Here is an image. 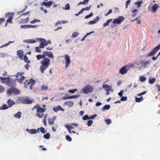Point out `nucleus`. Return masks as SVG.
<instances>
[{
	"mask_svg": "<svg viewBox=\"0 0 160 160\" xmlns=\"http://www.w3.org/2000/svg\"><path fill=\"white\" fill-rule=\"evenodd\" d=\"M46 111V108H41L39 106V107L38 108L37 110V112L38 113H43Z\"/></svg>",
	"mask_w": 160,
	"mask_h": 160,
	"instance_id": "412c9836",
	"label": "nucleus"
},
{
	"mask_svg": "<svg viewBox=\"0 0 160 160\" xmlns=\"http://www.w3.org/2000/svg\"><path fill=\"white\" fill-rule=\"evenodd\" d=\"M9 79H10L9 77H6L0 76V82L1 83H4L7 84Z\"/></svg>",
	"mask_w": 160,
	"mask_h": 160,
	"instance_id": "9b49d317",
	"label": "nucleus"
},
{
	"mask_svg": "<svg viewBox=\"0 0 160 160\" xmlns=\"http://www.w3.org/2000/svg\"><path fill=\"white\" fill-rule=\"evenodd\" d=\"M46 56L51 58L53 59L54 58L53 54L51 52H48V53L47 54Z\"/></svg>",
	"mask_w": 160,
	"mask_h": 160,
	"instance_id": "2f4dec72",
	"label": "nucleus"
},
{
	"mask_svg": "<svg viewBox=\"0 0 160 160\" xmlns=\"http://www.w3.org/2000/svg\"><path fill=\"white\" fill-rule=\"evenodd\" d=\"M82 119L83 120L85 121L89 119V117L88 115H86L82 117Z\"/></svg>",
	"mask_w": 160,
	"mask_h": 160,
	"instance_id": "3c124183",
	"label": "nucleus"
},
{
	"mask_svg": "<svg viewBox=\"0 0 160 160\" xmlns=\"http://www.w3.org/2000/svg\"><path fill=\"white\" fill-rule=\"evenodd\" d=\"M93 123V121L92 120H89L87 122V125L88 127L91 126Z\"/></svg>",
	"mask_w": 160,
	"mask_h": 160,
	"instance_id": "5fc2aeb1",
	"label": "nucleus"
},
{
	"mask_svg": "<svg viewBox=\"0 0 160 160\" xmlns=\"http://www.w3.org/2000/svg\"><path fill=\"white\" fill-rule=\"evenodd\" d=\"M99 18H100L99 17L97 16L96 18L94 19L93 21H94L95 23L99 21Z\"/></svg>",
	"mask_w": 160,
	"mask_h": 160,
	"instance_id": "e2e57ef3",
	"label": "nucleus"
},
{
	"mask_svg": "<svg viewBox=\"0 0 160 160\" xmlns=\"http://www.w3.org/2000/svg\"><path fill=\"white\" fill-rule=\"evenodd\" d=\"M7 94L8 96H11L12 94L15 95H18L20 93V90L15 87L9 88L7 91Z\"/></svg>",
	"mask_w": 160,
	"mask_h": 160,
	"instance_id": "7ed1b4c3",
	"label": "nucleus"
},
{
	"mask_svg": "<svg viewBox=\"0 0 160 160\" xmlns=\"http://www.w3.org/2000/svg\"><path fill=\"white\" fill-rule=\"evenodd\" d=\"M110 108V105L109 104H107L104 105L102 107V109L103 111H105L106 110H108Z\"/></svg>",
	"mask_w": 160,
	"mask_h": 160,
	"instance_id": "393cba45",
	"label": "nucleus"
},
{
	"mask_svg": "<svg viewBox=\"0 0 160 160\" xmlns=\"http://www.w3.org/2000/svg\"><path fill=\"white\" fill-rule=\"evenodd\" d=\"M15 81V79L14 80L10 78V79H8V81L7 85L11 88L15 87L16 86V83Z\"/></svg>",
	"mask_w": 160,
	"mask_h": 160,
	"instance_id": "423d86ee",
	"label": "nucleus"
},
{
	"mask_svg": "<svg viewBox=\"0 0 160 160\" xmlns=\"http://www.w3.org/2000/svg\"><path fill=\"white\" fill-rule=\"evenodd\" d=\"M78 90L77 89H74L72 90H70L68 91V92L69 93H74L75 92L77 91Z\"/></svg>",
	"mask_w": 160,
	"mask_h": 160,
	"instance_id": "6e6d98bb",
	"label": "nucleus"
},
{
	"mask_svg": "<svg viewBox=\"0 0 160 160\" xmlns=\"http://www.w3.org/2000/svg\"><path fill=\"white\" fill-rule=\"evenodd\" d=\"M23 104H32L34 101V99L32 98L30 99L28 97H23Z\"/></svg>",
	"mask_w": 160,
	"mask_h": 160,
	"instance_id": "6e6552de",
	"label": "nucleus"
},
{
	"mask_svg": "<svg viewBox=\"0 0 160 160\" xmlns=\"http://www.w3.org/2000/svg\"><path fill=\"white\" fill-rule=\"evenodd\" d=\"M102 88L104 89H106L105 91L107 92H109L111 90L112 87L110 86L103 84L102 85Z\"/></svg>",
	"mask_w": 160,
	"mask_h": 160,
	"instance_id": "f3484780",
	"label": "nucleus"
},
{
	"mask_svg": "<svg viewBox=\"0 0 160 160\" xmlns=\"http://www.w3.org/2000/svg\"><path fill=\"white\" fill-rule=\"evenodd\" d=\"M44 44V42H41L40 44L39 47L40 48H43L44 47V46H45Z\"/></svg>",
	"mask_w": 160,
	"mask_h": 160,
	"instance_id": "864d4df0",
	"label": "nucleus"
},
{
	"mask_svg": "<svg viewBox=\"0 0 160 160\" xmlns=\"http://www.w3.org/2000/svg\"><path fill=\"white\" fill-rule=\"evenodd\" d=\"M160 49V44H159L158 46L155 47L150 53H148L147 55V57L153 56L152 58V59L153 60H155L157 59V57L153 56Z\"/></svg>",
	"mask_w": 160,
	"mask_h": 160,
	"instance_id": "f03ea898",
	"label": "nucleus"
},
{
	"mask_svg": "<svg viewBox=\"0 0 160 160\" xmlns=\"http://www.w3.org/2000/svg\"><path fill=\"white\" fill-rule=\"evenodd\" d=\"M39 47H37L35 48V49L36 50V52H41V50L39 49Z\"/></svg>",
	"mask_w": 160,
	"mask_h": 160,
	"instance_id": "774afa93",
	"label": "nucleus"
},
{
	"mask_svg": "<svg viewBox=\"0 0 160 160\" xmlns=\"http://www.w3.org/2000/svg\"><path fill=\"white\" fill-rule=\"evenodd\" d=\"M156 80L155 78H150L148 79V82L150 84H152L155 82Z\"/></svg>",
	"mask_w": 160,
	"mask_h": 160,
	"instance_id": "7c9ffc66",
	"label": "nucleus"
},
{
	"mask_svg": "<svg viewBox=\"0 0 160 160\" xmlns=\"http://www.w3.org/2000/svg\"><path fill=\"white\" fill-rule=\"evenodd\" d=\"M128 98L126 96H122L121 97L120 100L122 101H125L127 100Z\"/></svg>",
	"mask_w": 160,
	"mask_h": 160,
	"instance_id": "49530a36",
	"label": "nucleus"
},
{
	"mask_svg": "<svg viewBox=\"0 0 160 160\" xmlns=\"http://www.w3.org/2000/svg\"><path fill=\"white\" fill-rule=\"evenodd\" d=\"M40 129V132L42 133H45L47 132V130H45L43 127H41Z\"/></svg>",
	"mask_w": 160,
	"mask_h": 160,
	"instance_id": "37998d69",
	"label": "nucleus"
},
{
	"mask_svg": "<svg viewBox=\"0 0 160 160\" xmlns=\"http://www.w3.org/2000/svg\"><path fill=\"white\" fill-rule=\"evenodd\" d=\"M92 7L91 5H90L89 6L85 8H83L84 11L86 10L88 11L90 10L91 7Z\"/></svg>",
	"mask_w": 160,
	"mask_h": 160,
	"instance_id": "680f3d73",
	"label": "nucleus"
},
{
	"mask_svg": "<svg viewBox=\"0 0 160 160\" xmlns=\"http://www.w3.org/2000/svg\"><path fill=\"white\" fill-rule=\"evenodd\" d=\"M142 0L138 1L134 3L135 5H137V7L139 8L140 7L141 4L142 3Z\"/></svg>",
	"mask_w": 160,
	"mask_h": 160,
	"instance_id": "c85d7f7f",
	"label": "nucleus"
},
{
	"mask_svg": "<svg viewBox=\"0 0 160 160\" xmlns=\"http://www.w3.org/2000/svg\"><path fill=\"white\" fill-rule=\"evenodd\" d=\"M129 70V68H127V66H123L119 71V72L121 74H126L128 70Z\"/></svg>",
	"mask_w": 160,
	"mask_h": 160,
	"instance_id": "9d476101",
	"label": "nucleus"
},
{
	"mask_svg": "<svg viewBox=\"0 0 160 160\" xmlns=\"http://www.w3.org/2000/svg\"><path fill=\"white\" fill-rule=\"evenodd\" d=\"M40 22V20L35 19L34 20H33L31 21L30 22V23H31L33 24V23H34L36 22Z\"/></svg>",
	"mask_w": 160,
	"mask_h": 160,
	"instance_id": "09e8293b",
	"label": "nucleus"
},
{
	"mask_svg": "<svg viewBox=\"0 0 160 160\" xmlns=\"http://www.w3.org/2000/svg\"><path fill=\"white\" fill-rule=\"evenodd\" d=\"M52 2L50 1L48 2L43 1L40 4L42 6H44L47 8H50L52 5Z\"/></svg>",
	"mask_w": 160,
	"mask_h": 160,
	"instance_id": "1a4fd4ad",
	"label": "nucleus"
},
{
	"mask_svg": "<svg viewBox=\"0 0 160 160\" xmlns=\"http://www.w3.org/2000/svg\"><path fill=\"white\" fill-rule=\"evenodd\" d=\"M29 17L27 18L26 19H21V22L22 23H28L29 21Z\"/></svg>",
	"mask_w": 160,
	"mask_h": 160,
	"instance_id": "c756f323",
	"label": "nucleus"
},
{
	"mask_svg": "<svg viewBox=\"0 0 160 160\" xmlns=\"http://www.w3.org/2000/svg\"><path fill=\"white\" fill-rule=\"evenodd\" d=\"M93 15V13L92 12H91L89 15H86L85 17V19H88L89 18L91 17H92Z\"/></svg>",
	"mask_w": 160,
	"mask_h": 160,
	"instance_id": "8fccbe9b",
	"label": "nucleus"
},
{
	"mask_svg": "<svg viewBox=\"0 0 160 160\" xmlns=\"http://www.w3.org/2000/svg\"><path fill=\"white\" fill-rule=\"evenodd\" d=\"M48 123L49 125H51L54 123V121H53L52 119V118H49L48 119Z\"/></svg>",
	"mask_w": 160,
	"mask_h": 160,
	"instance_id": "4c0bfd02",
	"label": "nucleus"
},
{
	"mask_svg": "<svg viewBox=\"0 0 160 160\" xmlns=\"http://www.w3.org/2000/svg\"><path fill=\"white\" fill-rule=\"evenodd\" d=\"M5 91L4 87L0 85V93H2Z\"/></svg>",
	"mask_w": 160,
	"mask_h": 160,
	"instance_id": "603ef678",
	"label": "nucleus"
},
{
	"mask_svg": "<svg viewBox=\"0 0 160 160\" xmlns=\"http://www.w3.org/2000/svg\"><path fill=\"white\" fill-rule=\"evenodd\" d=\"M158 7V4H155L152 7L151 10L152 12H155L157 10Z\"/></svg>",
	"mask_w": 160,
	"mask_h": 160,
	"instance_id": "aec40b11",
	"label": "nucleus"
},
{
	"mask_svg": "<svg viewBox=\"0 0 160 160\" xmlns=\"http://www.w3.org/2000/svg\"><path fill=\"white\" fill-rule=\"evenodd\" d=\"M14 13L13 12H7L5 14L6 17L9 16V18L7 20V22L12 23V20L13 18Z\"/></svg>",
	"mask_w": 160,
	"mask_h": 160,
	"instance_id": "0eeeda50",
	"label": "nucleus"
},
{
	"mask_svg": "<svg viewBox=\"0 0 160 160\" xmlns=\"http://www.w3.org/2000/svg\"><path fill=\"white\" fill-rule=\"evenodd\" d=\"M65 127L67 128H69V129L71 130L72 129L74 128V127H72V126L70 125H68V124H65Z\"/></svg>",
	"mask_w": 160,
	"mask_h": 160,
	"instance_id": "a18cd8bd",
	"label": "nucleus"
},
{
	"mask_svg": "<svg viewBox=\"0 0 160 160\" xmlns=\"http://www.w3.org/2000/svg\"><path fill=\"white\" fill-rule=\"evenodd\" d=\"M131 1V0H128L126 1V8H128V5L130 4Z\"/></svg>",
	"mask_w": 160,
	"mask_h": 160,
	"instance_id": "0e129e2a",
	"label": "nucleus"
},
{
	"mask_svg": "<svg viewBox=\"0 0 160 160\" xmlns=\"http://www.w3.org/2000/svg\"><path fill=\"white\" fill-rule=\"evenodd\" d=\"M26 131L28 133L31 134H36V130H35V129H29L28 128H27L26 129Z\"/></svg>",
	"mask_w": 160,
	"mask_h": 160,
	"instance_id": "4be33fe9",
	"label": "nucleus"
},
{
	"mask_svg": "<svg viewBox=\"0 0 160 160\" xmlns=\"http://www.w3.org/2000/svg\"><path fill=\"white\" fill-rule=\"evenodd\" d=\"M21 113L18 111L17 113L14 115L13 117L18 118H20L21 117Z\"/></svg>",
	"mask_w": 160,
	"mask_h": 160,
	"instance_id": "a878e982",
	"label": "nucleus"
},
{
	"mask_svg": "<svg viewBox=\"0 0 160 160\" xmlns=\"http://www.w3.org/2000/svg\"><path fill=\"white\" fill-rule=\"evenodd\" d=\"M9 108L8 105L6 104H3L2 106H0V110H5Z\"/></svg>",
	"mask_w": 160,
	"mask_h": 160,
	"instance_id": "b1692460",
	"label": "nucleus"
},
{
	"mask_svg": "<svg viewBox=\"0 0 160 160\" xmlns=\"http://www.w3.org/2000/svg\"><path fill=\"white\" fill-rule=\"evenodd\" d=\"M50 62V60L48 58H45L42 60L41 61V65L40 66L39 69L41 72L42 74L44 73V70L49 66Z\"/></svg>",
	"mask_w": 160,
	"mask_h": 160,
	"instance_id": "f257e3e1",
	"label": "nucleus"
},
{
	"mask_svg": "<svg viewBox=\"0 0 160 160\" xmlns=\"http://www.w3.org/2000/svg\"><path fill=\"white\" fill-rule=\"evenodd\" d=\"M26 82H27V85L31 84L32 86H33L36 83V81L33 79H31L29 80H26Z\"/></svg>",
	"mask_w": 160,
	"mask_h": 160,
	"instance_id": "a211bd4d",
	"label": "nucleus"
},
{
	"mask_svg": "<svg viewBox=\"0 0 160 160\" xmlns=\"http://www.w3.org/2000/svg\"><path fill=\"white\" fill-rule=\"evenodd\" d=\"M143 100V98L142 96H141L139 98L135 97V102H140Z\"/></svg>",
	"mask_w": 160,
	"mask_h": 160,
	"instance_id": "cd10ccee",
	"label": "nucleus"
},
{
	"mask_svg": "<svg viewBox=\"0 0 160 160\" xmlns=\"http://www.w3.org/2000/svg\"><path fill=\"white\" fill-rule=\"evenodd\" d=\"M50 135L49 133L48 132L46 134H45L43 135L44 138L46 139H48L50 137Z\"/></svg>",
	"mask_w": 160,
	"mask_h": 160,
	"instance_id": "473e14b6",
	"label": "nucleus"
},
{
	"mask_svg": "<svg viewBox=\"0 0 160 160\" xmlns=\"http://www.w3.org/2000/svg\"><path fill=\"white\" fill-rule=\"evenodd\" d=\"M97 116V114H94L89 117V119H93Z\"/></svg>",
	"mask_w": 160,
	"mask_h": 160,
	"instance_id": "13d9d810",
	"label": "nucleus"
},
{
	"mask_svg": "<svg viewBox=\"0 0 160 160\" xmlns=\"http://www.w3.org/2000/svg\"><path fill=\"white\" fill-rule=\"evenodd\" d=\"M7 103L8 104V106L9 108H11L13 105L15 104V102L11 99H9L7 101Z\"/></svg>",
	"mask_w": 160,
	"mask_h": 160,
	"instance_id": "2eb2a0df",
	"label": "nucleus"
},
{
	"mask_svg": "<svg viewBox=\"0 0 160 160\" xmlns=\"http://www.w3.org/2000/svg\"><path fill=\"white\" fill-rule=\"evenodd\" d=\"M80 96V95L78 94L76 95H74L72 96V98H76L79 97Z\"/></svg>",
	"mask_w": 160,
	"mask_h": 160,
	"instance_id": "338daca9",
	"label": "nucleus"
},
{
	"mask_svg": "<svg viewBox=\"0 0 160 160\" xmlns=\"http://www.w3.org/2000/svg\"><path fill=\"white\" fill-rule=\"evenodd\" d=\"M151 62V60L147 61L144 62L143 61H141L140 63H142V66L144 68H145L149 65Z\"/></svg>",
	"mask_w": 160,
	"mask_h": 160,
	"instance_id": "dca6fc26",
	"label": "nucleus"
},
{
	"mask_svg": "<svg viewBox=\"0 0 160 160\" xmlns=\"http://www.w3.org/2000/svg\"><path fill=\"white\" fill-rule=\"evenodd\" d=\"M93 87L90 85L86 86L82 89L83 93L85 94L91 93L93 91Z\"/></svg>",
	"mask_w": 160,
	"mask_h": 160,
	"instance_id": "20e7f679",
	"label": "nucleus"
},
{
	"mask_svg": "<svg viewBox=\"0 0 160 160\" xmlns=\"http://www.w3.org/2000/svg\"><path fill=\"white\" fill-rule=\"evenodd\" d=\"M21 28L23 29L29 28V25H22L21 26Z\"/></svg>",
	"mask_w": 160,
	"mask_h": 160,
	"instance_id": "a19ab883",
	"label": "nucleus"
},
{
	"mask_svg": "<svg viewBox=\"0 0 160 160\" xmlns=\"http://www.w3.org/2000/svg\"><path fill=\"white\" fill-rule=\"evenodd\" d=\"M124 19L125 18L123 16H119L118 18L114 19L112 23L114 24H120L124 21Z\"/></svg>",
	"mask_w": 160,
	"mask_h": 160,
	"instance_id": "39448f33",
	"label": "nucleus"
},
{
	"mask_svg": "<svg viewBox=\"0 0 160 160\" xmlns=\"http://www.w3.org/2000/svg\"><path fill=\"white\" fill-rule=\"evenodd\" d=\"M63 9L65 10H69L70 9V5L69 3L67 4L65 7L63 8Z\"/></svg>",
	"mask_w": 160,
	"mask_h": 160,
	"instance_id": "72a5a7b5",
	"label": "nucleus"
},
{
	"mask_svg": "<svg viewBox=\"0 0 160 160\" xmlns=\"http://www.w3.org/2000/svg\"><path fill=\"white\" fill-rule=\"evenodd\" d=\"M52 110L55 112H57L58 111L61 110L64 111V109L62 108L60 106L58 105L56 107H54L52 108Z\"/></svg>",
	"mask_w": 160,
	"mask_h": 160,
	"instance_id": "4468645a",
	"label": "nucleus"
},
{
	"mask_svg": "<svg viewBox=\"0 0 160 160\" xmlns=\"http://www.w3.org/2000/svg\"><path fill=\"white\" fill-rule=\"evenodd\" d=\"M146 78L143 76H141L139 78V80L141 82H143L145 81L146 80Z\"/></svg>",
	"mask_w": 160,
	"mask_h": 160,
	"instance_id": "f704fd0d",
	"label": "nucleus"
},
{
	"mask_svg": "<svg viewBox=\"0 0 160 160\" xmlns=\"http://www.w3.org/2000/svg\"><path fill=\"white\" fill-rule=\"evenodd\" d=\"M65 58L66 60L65 67L67 68L71 62L69 56L68 54L66 55Z\"/></svg>",
	"mask_w": 160,
	"mask_h": 160,
	"instance_id": "f8f14e48",
	"label": "nucleus"
},
{
	"mask_svg": "<svg viewBox=\"0 0 160 160\" xmlns=\"http://www.w3.org/2000/svg\"><path fill=\"white\" fill-rule=\"evenodd\" d=\"M64 105H67L70 107L74 105V102L72 101H66L64 103Z\"/></svg>",
	"mask_w": 160,
	"mask_h": 160,
	"instance_id": "5701e85b",
	"label": "nucleus"
},
{
	"mask_svg": "<svg viewBox=\"0 0 160 160\" xmlns=\"http://www.w3.org/2000/svg\"><path fill=\"white\" fill-rule=\"evenodd\" d=\"M48 88V87L46 86V85H42L41 87V90L42 91L46 90H47Z\"/></svg>",
	"mask_w": 160,
	"mask_h": 160,
	"instance_id": "79ce46f5",
	"label": "nucleus"
},
{
	"mask_svg": "<svg viewBox=\"0 0 160 160\" xmlns=\"http://www.w3.org/2000/svg\"><path fill=\"white\" fill-rule=\"evenodd\" d=\"M36 39L38 41H41V42H46V40L42 38H36Z\"/></svg>",
	"mask_w": 160,
	"mask_h": 160,
	"instance_id": "e433bc0d",
	"label": "nucleus"
},
{
	"mask_svg": "<svg viewBox=\"0 0 160 160\" xmlns=\"http://www.w3.org/2000/svg\"><path fill=\"white\" fill-rule=\"evenodd\" d=\"M124 92V91L123 90H122L120 91V92L118 93V95L120 97H122V95H123V93Z\"/></svg>",
	"mask_w": 160,
	"mask_h": 160,
	"instance_id": "4d7b16f0",
	"label": "nucleus"
},
{
	"mask_svg": "<svg viewBox=\"0 0 160 160\" xmlns=\"http://www.w3.org/2000/svg\"><path fill=\"white\" fill-rule=\"evenodd\" d=\"M23 42L28 43H33L36 42V41L35 39H28L23 40Z\"/></svg>",
	"mask_w": 160,
	"mask_h": 160,
	"instance_id": "6ab92c4d",
	"label": "nucleus"
},
{
	"mask_svg": "<svg viewBox=\"0 0 160 160\" xmlns=\"http://www.w3.org/2000/svg\"><path fill=\"white\" fill-rule=\"evenodd\" d=\"M79 34V33L78 32H74L72 33V37L76 38L78 36Z\"/></svg>",
	"mask_w": 160,
	"mask_h": 160,
	"instance_id": "c03bdc74",
	"label": "nucleus"
},
{
	"mask_svg": "<svg viewBox=\"0 0 160 160\" xmlns=\"http://www.w3.org/2000/svg\"><path fill=\"white\" fill-rule=\"evenodd\" d=\"M28 57L25 55L24 56V60L25 62L30 63V61L28 60Z\"/></svg>",
	"mask_w": 160,
	"mask_h": 160,
	"instance_id": "c9c22d12",
	"label": "nucleus"
},
{
	"mask_svg": "<svg viewBox=\"0 0 160 160\" xmlns=\"http://www.w3.org/2000/svg\"><path fill=\"white\" fill-rule=\"evenodd\" d=\"M23 52L22 50H18L17 51V54L19 58L22 60L23 59Z\"/></svg>",
	"mask_w": 160,
	"mask_h": 160,
	"instance_id": "ddd939ff",
	"label": "nucleus"
},
{
	"mask_svg": "<svg viewBox=\"0 0 160 160\" xmlns=\"http://www.w3.org/2000/svg\"><path fill=\"white\" fill-rule=\"evenodd\" d=\"M38 117L40 118H42L44 116V114L43 113H42L41 114L39 113H37L36 115Z\"/></svg>",
	"mask_w": 160,
	"mask_h": 160,
	"instance_id": "052dcab7",
	"label": "nucleus"
},
{
	"mask_svg": "<svg viewBox=\"0 0 160 160\" xmlns=\"http://www.w3.org/2000/svg\"><path fill=\"white\" fill-rule=\"evenodd\" d=\"M112 20V19H109L107 20L106 22L103 24V27L104 28L107 27V26H109V23H110Z\"/></svg>",
	"mask_w": 160,
	"mask_h": 160,
	"instance_id": "bb28decb",
	"label": "nucleus"
},
{
	"mask_svg": "<svg viewBox=\"0 0 160 160\" xmlns=\"http://www.w3.org/2000/svg\"><path fill=\"white\" fill-rule=\"evenodd\" d=\"M89 0H84L83 2H80L78 4V5H79L81 4H85V3H87Z\"/></svg>",
	"mask_w": 160,
	"mask_h": 160,
	"instance_id": "ea45409f",
	"label": "nucleus"
},
{
	"mask_svg": "<svg viewBox=\"0 0 160 160\" xmlns=\"http://www.w3.org/2000/svg\"><path fill=\"white\" fill-rule=\"evenodd\" d=\"M65 138L66 140L68 141L71 142L72 140V138L68 135H67Z\"/></svg>",
	"mask_w": 160,
	"mask_h": 160,
	"instance_id": "de8ad7c7",
	"label": "nucleus"
},
{
	"mask_svg": "<svg viewBox=\"0 0 160 160\" xmlns=\"http://www.w3.org/2000/svg\"><path fill=\"white\" fill-rule=\"evenodd\" d=\"M23 97L20 98H18L17 100L18 103H22L23 104Z\"/></svg>",
	"mask_w": 160,
	"mask_h": 160,
	"instance_id": "58836bf2",
	"label": "nucleus"
},
{
	"mask_svg": "<svg viewBox=\"0 0 160 160\" xmlns=\"http://www.w3.org/2000/svg\"><path fill=\"white\" fill-rule=\"evenodd\" d=\"M24 74V72H21V74H20L21 78L20 79V80H22V81L24 80L25 79V77L24 76H23L22 75Z\"/></svg>",
	"mask_w": 160,
	"mask_h": 160,
	"instance_id": "bf43d9fd",
	"label": "nucleus"
},
{
	"mask_svg": "<svg viewBox=\"0 0 160 160\" xmlns=\"http://www.w3.org/2000/svg\"><path fill=\"white\" fill-rule=\"evenodd\" d=\"M105 120L107 124L108 125L110 124L111 123V121L110 119H105Z\"/></svg>",
	"mask_w": 160,
	"mask_h": 160,
	"instance_id": "69168bd1",
	"label": "nucleus"
}]
</instances>
